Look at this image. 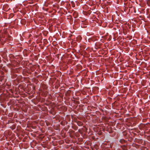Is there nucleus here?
Segmentation results:
<instances>
[{
    "label": "nucleus",
    "mask_w": 150,
    "mask_h": 150,
    "mask_svg": "<svg viewBox=\"0 0 150 150\" xmlns=\"http://www.w3.org/2000/svg\"><path fill=\"white\" fill-rule=\"evenodd\" d=\"M121 147L123 150H127V146L125 145L122 146Z\"/></svg>",
    "instance_id": "obj_1"
},
{
    "label": "nucleus",
    "mask_w": 150,
    "mask_h": 150,
    "mask_svg": "<svg viewBox=\"0 0 150 150\" xmlns=\"http://www.w3.org/2000/svg\"><path fill=\"white\" fill-rule=\"evenodd\" d=\"M120 142L122 144H123L125 143V140L123 139H121L120 140Z\"/></svg>",
    "instance_id": "obj_2"
},
{
    "label": "nucleus",
    "mask_w": 150,
    "mask_h": 150,
    "mask_svg": "<svg viewBox=\"0 0 150 150\" xmlns=\"http://www.w3.org/2000/svg\"><path fill=\"white\" fill-rule=\"evenodd\" d=\"M147 2L148 5H150V0H147Z\"/></svg>",
    "instance_id": "obj_3"
},
{
    "label": "nucleus",
    "mask_w": 150,
    "mask_h": 150,
    "mask_svg": "<svg viewBox=\"0 0 150 150\" xmlns=\"http://www.w3.org/2000/svg\"><path fill=\"white\" fill-rule=\"evenodd\" d=\"M71 132H74V131H73V130H71Z\"/></svg>",
    "instance_id": "obj_4"
},
{
    "label": "nucleus",
    "mask_w": 150,
    "mask_h": 150,
    "mask_svg": "<svg viewBox=\"0 0 150 150\" xmlns=\"http://www.w3.org/2000/svg\"><path fill=\"white\" fill-rule=\"evenodd\" d=\"M78 101H76V103H78Z\"/></svg>",
    "instance_id": "obj_5"
},
{
    "label": "nucleus",
    "mask_w": 150,
    "mask_h": 150,
    "mask_svg": "<svg viewBox=\"0 0 150 150\" xmlns=\"http://www.w3.org/2000/svg\"><path fill=\"white\" fill-rule=\"evenodd\" d=\"M75 130H76L77 128L76 129V128H75V129H74Z\"/></svg>",
    "instance_id": "obj_6"
},
{
    "label": "nucleus",
    "mask_w": 150,
    "mask_h": 150,
    "mask_svg": "<svg viewBox=\"0 0 150 150\" xmlns=\"http://www.w3.org/2000/svg\"><path fill=\"white\" fill-rule=\"evenodd\" d=\"M75 130H76L77 128L76 129V128H75V129H74Z\"/></svg>",
    "instance_id": "obj_7"
}]
</instances>
